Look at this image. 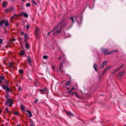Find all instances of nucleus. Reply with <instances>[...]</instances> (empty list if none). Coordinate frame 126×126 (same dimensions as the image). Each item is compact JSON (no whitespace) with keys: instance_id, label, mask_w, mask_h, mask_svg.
<instances>
[{"instance_id":"4be33fe9","label":"nucleus","mask_w":126,"mask_h":126,"mask_svg":"<svg viewBox=\"0 0 126 126\" xmlns=\"http://www.w3.org/2000/svg\"><path fill=\"white\" fill-rule=\"evenodd\" d=\"M4 25L5 26H7L9 25L8 22V20L6 21L5 22Z\"/></svg>"},{"instance_id":"f8f14e48","label":"nucleus","mask_w":126,"mask_h":126,"mask_svg":"<svg viewBox=\"0 0 126 126\" xmlns=\"http://www.w3.org/2000/svg\"><path fill=\"white\" fill-rule=\"evenodd\" d=\"M8 5V2L6 1H4L3 2L2 5L3 7H5L6 6Z\"/></svg>"},{"instance_id":"13d9d810","label":"nucleus","mask_w":126,"mask_h":126,"mask_svg":"<svg viewBox=\"0 0 126 126\" xmlns=\"http://www.w3.org/2000/svg\"><path fill=\"white\" fill-rule=\"evenodd\" d=\"M20 126V125H17V126Z\"/></svg>"},{"instance_id":"2f4dec72","label":"nucleus","mask_w":126,"mask_h":126,"mask_svg":"<svg viewBox=\"0 0 126 126\" xmlns=\"http://www.w3.org/2000/svg\"><path fill=\"white\" fill-rule=\"evenodd\" d=\"M14 114L16 115H18L19 114V112L15 111L14 112Z\"/></svg>"},{"instance_id":"a18cd8bd","label":"nucleus","mask_w":126,"mask_h":126,"mask_svg":"<svg viewBox=\"0 0 126 126\" xmlns=\"http://www.w3.org/2000/svg\"><path fill=\"white\" fill-rule=\"evenodd\" d=\"M62 56H60L58 58V59L59 60H61L62 59Z\"/></svg>"},{"instance_id":"de8ad7c7","label":"nucleus","mask_w":126,"mask_h":126,"mask_svg":"<svg viewBox=\"0 0 126 126\" xmlns=\"http://www.w3.org/2000/svg\"><path fill=\"white\" fill-rule=\"evenodd\" d=\"M104 67V65L102 64V65H101V68L102 69Z\"/></svg>"},{"instance_id":"4c0bfd02","label":"nucleus","mask_w":126,"mask_h":126,"mask_svg":"<svg viewBox=\"0 0 126 126\" xmlns=\"http://www.w3.org/2000/svg\"><path fill=\"white\" fill-rule=\"evenodd\" d=\"M30 6V4L29 3H27L26 4V6L27 7H29Z\"/></svg>"},{"instance_id":"1a4fd4ad","label":"nucleus","mask_w":126,"mask_h":126,"mask_svg":"<svg viewBox=\"0 0 126 126\" xmlns=\"http://www.w3.org/2000/svg\"><path fill=\"white\" fill-rule=\"evenodd\" d=\"M67 114V115L68 117L71 116H74V115L73 114V113L71 112L68 111H66L65 112Z\"/></svg>"},{"instance_id":"8fccbe9b","label":"nucleus","mask_w":126,"mask_h":126,"mask_svg":"<svg viewBox=\"0 0 126 126\" xmlns=\"http://www.w3.org/2000/svg\"><path fill=\"white\" fill-rule=\"evenodd\" d=\"M24 33L23 32H22L21 33V35H22L24 34Z\"/></svg>"},{"instance_id":"ea45409f","label":"nucleus","mask_w":126,"mask_h":126,"mask_svg":"<svg viewBox=\"0 0 126 126\" xmlns=\"http://www.w3.org/2000/svg\"><path fill=\"white\" fill-rule=\"evenodd\" d=\"M3 42V40L2 38H0V43H1Z\"/></svg>"},{"instance_id":"dca6fc26","label":"nucleus","mask_w":126,"mask_h":126,"mask_svg":"<svg viewBox=\"0 0 126 126\" xmlns=\"http://www.w3.org/2000/svg\"><path fill=\"white\" fill-rule=\"evenodd\" d=\"M9 11L12 12L14 10V9L13 7L12 6H10L9 7Z\"/></svg>"},{"instance_id":"a211bd4d","label":"nucleus","mask_w":126,"mask_h":126,"mask_svg":"<svg viewBox=\"0 0 126 126\" xmlns=\"http://www.w3.org/2000/svg\"><path fill=\"white\" fill-rule=\"evenodd\" d=\"M25 54V52L23 50H22L20 51V54L21 56H22V55H23Z\"/></svg>"},{"instance_id":"20e7f679","label":"nucleus","mask_w":126,"mask_h":126,"mask_svg":"<svg viewBox=\"0 0 126 126\" xmlns=\"http://www.w3.org/2000/svg\"><path fill=\"white\" fill-rule=\"evenodd\" d=\"M36 37L39 38L40 37L41 33L40 30L38 28H36L34 31Z\"/></svg>"},{"instance_id":"5fc2aeb1","label":"nucleus","mask_w":126,"mask_h":126,"mask_svg":"<svg viewBox=\"0 0 126 126\" xmlns=\"http://www.w3.org/2000/svg\"><path fill=\"white\" fill-rule=\"evenodd\" d=\"M21 0L22 1H25V0Z\"/></svg>"},{"instance_id":"aec40b11","label":"nucleus","mask_w":126,"mask_h":126,"mask_svg":"<svg viewBox=\"0 0 126 126\" xmlns=\"http://www.w3.org/2000/svg\"><path fill=\"white\" fill-rule=\"evenodd\" d=\"M26 47L27 49H28L29 48V46L28 43L27 42H26Z\"/></svg>"},{"instance_id":"f704fd0d","label":"nucleus","mask_w":126,"mask_h":126,"mask_svg":"<svg viewBox=\"0 0 126 126\" xmlns=\"http://www.w3.org/2000/svg\"><path fill=\"white\" fill-rule=\"evenodd\" d=\"M5 78V77L4 76H0V79L2 80L4 79Z\"/></svg>"},{"instance_id":"c756f323","label":"nucleus","mask_w":126,"mask_h":126,"mask_svg":"<svg viewBox=\"0 0 126 126\" xmlns=\"http://www.w3.org/2000/svg\"><path fill=\"white\" fill-rule=\"evenodd\" d=\"M19 72L21 74H22L23 73V71L22 69H19Z\"/></svg>"},{"instance_id":"864d4df0","label":"nucleus","mask_w":126,"mask_h":126,"mask_svg":"<svg viewBox=\"0 0 126 126\" xmlns=\"http://www.w3.org/2000/svg\"><path fill=\"white\" fill-rule=\"evenodd\" d=\"M10 0L11 1H14L15 0Z\"/></svg>"},{"instance_id":"4d7b16f0","label":"nucleus","mask_w":126,"mask_h":126,"mask_svg":"<svg viewBox=\"0 0 126 126\" xmlns=\"http://www.w3.org/2000/svg\"><path fill=\"white\" fill-rule=\"evenodd\" d=\"M1 110H0V113H1Z\"/></svg>"},{"instance_id":"5701e85b","label":"nucleus","mask_w":126,"mask_h":126,"mask_svg":"<svg viewBox=\"0 0 126 126\" xmlns=\"http://www.w3.org/2000/svg\"><path fill=\"white\" fill-rule=\"evenodd\" d=\"M70 83V82L68 81L67 83L65 84V87L66 88H67V86H68Z\"/></svg>"},{"instance_id":"79ce46f5","label":"nucleus","mask_w":126,"mask_h":126,"mask_svg":"<svg viewBox=\"0 0 126 126\" xmlns=\"http://www.w3.org/2000/svg\"><path fill=\"white\" fill-rule=\"evenodd\" d=\"M21 89L20 88V87H18V91H21Z\"/></svg>"},{"instance_id":"bb28decb","label":"nucleus","mask_w":126,"mask_h":126,"mask_svg":"<svg viewBox=\"0 0 126 126\" xmlns=\"http://www.w3.org/2000/svg\"><path fill=\"white\" fill-rule=\"evenodd\" d=\"M75 96H76V97L79 98H81L79 96V95H78V94H77L76 93H75Z\"/></svg>"},{"instance_id":"e433bc0d","label":"nucleus","mask_w":126,"mask_h":126,"mask_svg":"<svg viewBox=\"0 0 126 126\" xmlns=\"http://www.w3.org/2000/svg\"><path fill=\"white\" fill-rule=\"evenodd\" d=\"M21 110L23 111H24L25 110L24 108V107L22 106H21Z\"/></svg>"},{"instance_id":"a878e982","label":"nucleus","mask_w":126,"mask_h":126,"mask_svg":"<svg viewBox=\"0 0 126 126\" xmlns=\"http://www.w3.org/2000/svg\"><path fill=\"white\" fill-rule=\"evenodd\" d=\"M75 88L74 87H72V88L71 89V90H70V91L68 92V93H70L72 91H73V90H74L75 89Z\"/></svg>"},{"instance_id":"49530a36","label":"nucleus","mask_w":126,"mask_h":126,"mask_svg":"<svg viewBox=\"0 0 126 126\" xmlns=\"http://www.w3.org/2000/svg\"><path fill=\"white\" fill-rule=\"evenodd\" d=\"M55 68V66H53L52 67V69L53 70H54Z\"/></svg>"},{"instance_id":"39448f33","label":"nucleus","mask_w":126,"mask_h":126,"mask_svg":"<svg viewBox=\"0 0 126 126\" xmlns=\"http://www.w3.org/2000/svg\"><path fill=\"white\" fill-rule=\"evenodd\" d=\"M108 50V49H103V51L104 52H105V55H109L110 54H112L114 53L115 52H117L118 51L117 50H111V51L110 52H106Z\"/></svg>"},{"instance_id":"6e6d98bb","label":"nucleus","mask_w":126,"mask_h":126,"mask_svg":"<svg viewBox=\"0 0 126 126\" xmlns=\"http://www.w3.org/2000/svg\"><path fill=\"white\" fill-rule=\"evenodd\" d=\"M31 126H34L33 125H32L31 124Z\"/></svg>"},{"instance_id":"2eb2a0df","label":"nucleus","mask_w":126,"mask_h":126,"mask_svg":"<svg viewBox=\"0 0 126 126\" xmlns=\"http://www.w3.org/2000/svg\"><path fill=\"white\" fill-rule=\"evenodd\" d=\"M93 67L95 70L97 71V66L95 63H94L93 64Z\"/></svg>"},{"instance_id":"58836bf2","label":"nucleus","mask_w":126,"mask_h":126,"mask_svg":"<svg viewBox=\"0 0 126 126\" xmlns=\"http://www.w3.org/2000/svg\"><path fill=\"white\" fill-rule=\"evenodd\" d=\"M9 11V8L6 9L5 10V11L6 13H7V12H8V11Z\"/></svg>"},{"instance_id":"473e14b6","label":"nucleus","mask_w":126,"mask_h":126,"mask_svg":"<svg viewBox=\"0 0 126 126\" xmlns=\"http://www.w3.org/2000/svg\"><path fill=\"white\" fill-rule=\"evenodd\" d=\"M118 71V70H117V69H115L113 70V72H112L114 74L116 72V71Z\"/></svg>"},{"instance_id":"a19ab883","label":"nucleus","mask_w":126,"mask_h":126,"mask_svg":"<svg viewBox=\"0 0 126 126\" xmlns=\"http://www.w3.org/2000/svg\"><path fill=\"white\" fill-rule=\"evenodd\" d=\"M9 66L12 67L14 66V65L12 63H11L9 64Z\"/></svg>"},{"instance_id":"cd10ccee","label":"nucleus","mask_w":126,"mask_h":126,"mask_svg":"<svg viewBox=\"0 0 126 126\" xmlns=\"http://www.w3.org/2000/svg\"><path fill=\"white\" fill-rule=\"evenodd\" d=\"M6 92H9L10 91V90L9 88H7L6 89Z\"/></svg>"},{"instance_id":"09e8293b","label":"nucleus","mask_w":126,"mask_h":126,"mask_svg":"<svg viewBox=\"0 0 126 126\" xmlns=\"http://www.w3.org/2000/svg\"><path fill=\"white\" fill-rule=\"evenodd\" d=\"M76 93L74 92H73L72 93H71V94H74V95H75V93Z\"/></svg>"},{"instance_id":"6e6552de","label":"nucleus","mask_w":126,"mask_h":126,"mask_svg":"<svg viewBox=\"0 0 126 126\" xmlns=\"http://www.w3.org/2000/svg\"><path fill=\"white\" fill-rule=\"evenodd\" d=\"M64 61H63L62 62H60L61 64L60 65V71L63 72V63L64 62Z\"/></svg>"},{"instance_id":"72a5a7b5","label":"nucleus","mask_w":126,"mask_h":126,"mask_svg":"<svg viewBox=\"0 0 126 126\" xmlns=\"http://www.w3.org/2000/svg\"><path fill=\"white\" fill-rule=\"evenodd\" d=\"M48 56H43V58L44 59H47L48 58Z\"/></svg>"},{"instance_id":"393cba45","label":"nucleus","mask_w":126,"mask_h":126,"mask_svg":"<svg viewBox=\"0 0 126 126\" xmlns=\"http://www.w3.org/2000/svg\"><path fill=\"white\" fill-rule=\"evenodd\" d=\"M8 88V86H5V85H2V88L3 89H5Z\"/></svg>"},{"instance_id":"3c124183","label":"nucleus","mask_w":126,"mask_h":126,"mask_svg":"<svg viewBox=\"0 0 126 126\" xmlns=\"http://www.w3.org/2000/svg\"><path fill=\"white\" fill-rule=\"evenodd\" d=\"M67 89V90H69V87H68V86H67V88H66Z\"/></svg>"},{"instance_id":"603ef678","label":"nucleus","mask_w":126,"mask_h":126,"mask_svg":"<svg viewBox=\"0 0 126 126\" xmlns=\"http://www.w3.org/2000/svg\"><path fill=\"white\" fill-rule=\"evenodd\" d=\"M2 81V80L1 79H0V83H1Z\"/></svg>"},{"instance_id":"423d86ee","label":"nucleus","mask_w":126,"mask_h":126,"mask_svg":"<svg viewBox=\"0 0 126 126\" xmlns=\"http://www.w3.org/2000/svg\"><path fill=\"white\" fill-rule=\"evenodd\" d=\"M39 90L41 94H45V91H47V89L46 88H44L42 90Z\"/></svg>"},{"instance_id":"412c9836","label":"nucleus","mask_w":126,"mask_h":126,"mask_svg":"<svg viewBox=\"0 0 126 126\" xmlns=\"http://www.w3.org/2000/svg\"><path fill=\"white\" fill-rule=\"evenodd\" d=\"M107 61H105L103 62L102 63V64L104 65H105L107 64Z\"/></svg>"},{"instance_id":"37998d69","label":"nucleus","mask_w":126,"mask_h":126,"mask_svg":"<svg viewBox=\"0 0 126 126\" xmlns=\"http://www.w3.org/2000/svg\"><path fill=\"white\" fill-rule=\"evenodd\" d=\"M38 101V100L37 99H36L34 101V103H37V102Z\"/></svg>"},{"instance_id":"9b49d317","label":"nucleus","mask_w":126,"mask_h":126,"mask_svg":"<svg viewBox=\"0 0 126 126\" xmlns=\"http://www.w3.org/2000/svg\"><path fill=\"white\" fill-rule=\"evenodd\" d=\"M21 14L22 15H23L25 17L27 18L28 16V14L27 13L22 12L21 13Z\"/></svg>"},{"instance_id":"0eeeda50","label":"nucleus","mask_w":126,"mask_h":126,"mask_svg":"<svg viewBox=\"0 0 126 126\" xmlns=\"http://www.w3.org/2000/svg\"><path fill=\"white\" fill-rule=\"evenodd\" d=\"M125 73V72L124 70H123L122 71L120 72L119 75V77L120 78Z\"/></svg>"},{"instance_id":"c9c22d12","label":"nucleus","mask_w":126,"mask_h":126,"mask_svg":"<svg viewBox=\"0 0 126 126\" xmlns=\"http://www.w3.org/2000/svg\"><path fill=\"white\" fill-rule=\"evenodd\" d=\"M32 2L34 3L35 5H37V4L36 3V2L34 0H33L32 1Z\"/></svg>"},{"instance_id":"bf43d9fd","label":"nucleus","mask_w":126,"mask_h":126,"mask_svg":"<svg viewBox=\"0 0 126 126\" xmlns=\"http://www.w3.org/2000/svg\"><path fill=\"white\" fill-rule=\"evenodd\" d=\"M124 126H126V125H124Z\"/></svg>"},{"instance_id":"f03ea898","label":"nucleus","mask_w":126,"mask_h":126,"mask_svg":"<svg viewBox=\"0 0 126 126\" xmlns=\"http://www.w3.org/2000/svg\"><path fill=\"white\" fill-rule=\"evenodd\" d=\"M70 20L71 21V23L66 22L64 25L63 26H66L70 28L72 25L73 23L74 22L75 19H76V18L73 16H71L70 17Z\"/></svg>"},{"instance_id":"f257e3e1","label":"nucleus","mask_w":126,"mask_h":126,"mask_svg":"<svg viewBox=\"0 0 126 126\" xmlns=\"http://www.w3.org/2000/svg\"><path fill=\"white\" fill-rule=\"evenodd\" d=\"M65 20L64 19H62V20L53 29L48 32L47 33V35L49 36L50 33L52 32L53 31H55L53 33V34H57L58 33H59L61 32V30H62V28L63 27H63L60 28V27L62 24L63 22Z\"/></svg>"},{"instance_id":"7c9ffc66","label":"nucleus","mask_w":126,"mask_h":126,"mask_svg":"<svg viewBox=\"0 0 126 126\" xmlns=\"http://www.w3.org/2000/svg\"><path fill=\"white\" fill-rule=\"evenodd\" d=\"M16 18V15H14V16H12L11 18V19H13V18Z\"/></svg>"},{"instance_id":"052dcab7","label":"nucleus","mask_w":126,"mask_h":126,"mask_svg":"<svg viewBox=\"0 0 126 126\" xmlns=\"http://www.w3.org/2000/svg\"><path fill=\"white\" fill-rule=\"evenodd\" d=\"M0 1H1V0H0Z\"/></svg>"},{"instance_id":"7ed1b4c3","label":"nucleus","mask_w":126,"mask_h":126,"mask_svg":"<svg viewBox=\"0 0 126 126\" xmlns=\"http://www.w3.org/2000/svg\"><path fill=\"white\" fill-rule=\"evenodd\" d=\"M7 100L5 102V106H8L10 107L13 104V101L12 99H7L6 97Z\"/></svg>"},{"instance_id":"9d476101","label":"nucleus","mask_w":126,"mask_h":126,"mask_svg":"<svg viewBox=\"0 0 126 126\" xmlns=\"http://www.w3.org/2000/svg\"><path fill=\"white\" fill-rule=\"evenodd\" d=\"M27 58L28 61L30 65H31L32 61L30 56H28L27 57Z\"/></svg>"},{"instance_id":"c85d7f7f","label":"nucleus","mask_w":126,"mask_h":126,"mask_svg":"<svg viewBox=\"0 0 126 126\" xmlns=\"http://www.w3.org/2000/svg\"><path fill=\"white\" fill-rule=\"evenodd\" d=\"M5 110L6 112H11V111H9L8 109L7 108H5Z\"/></svg>"},{"instance_id":"f3484780","label":"nucleus","mask_w":126,"mask_h":126,"mask_svg":"<svg viewBox=\"0 0 126 126\" xmlns=\"http://www.w3.org/2000/svg\"><path fill=\"white\" fill-rule=\"evenodd\" d=\"M25 40L26 41V40L28 38V36L27 33H25L24 34Z\"/></svg>"},{"instance_id":"4468645a","label":"nucleus","mask_w":126,"mask_h":126,"mask_svg":"<svg viewBox=\"0 0 126 126\" xmlns=\"http://www.w3.org/2000/svg\"><path fill=\"white\" fill-rule=\"evenodd\" d=\"M111 68L110 67H107V68L105 69L104 71H102V74L103 75L105 73V72L108 69H110Z\"/></svg>"},{"instance_id":"c03bdc74","label":"nucleus","mask_w":126,"mask_h":126,"mask_svg":"<svg viewBox=\"0 0 126 126\" xmlns=\"http://www.w3.org/2000/svg\"><path fill=\"white\" fill-rule=\"evenodd\" d=\"M26 28L27 29H28L29 28V25H27L26 26Z\"/></svg>"},{"instance_id":"6ab92c4d","label":"nucleus","mask_w":126,"mask_h":126,"mask_svg":"<svg viewBox=\"0 0 126 126\" xmlns=\"http://www.w3.org/2000/svg\"><path fill=\"white\" fill-rule=\"evenodd\" d=\"M124 66V64H122L120 65V67L118 68L117 69V70H120Z\"/></svg>"},{"instance_id":"ddd939ff","label":"nucleus","mask_w":126,"mask_h":126,"mask_svg":"<svg viewBox=\"0 0 126 126\" xmlns=\"http://www.w3.org/2000/svg\"><path fill=\"white\" fill-rule=\"evenodd\" d=\"M27 112L28 113V114L29 116V117H31L32 116V113L29 110H27Z\"/></svg>"},{"instance_id":"b1692460","label":"nucleus","mask_w":126,"mask_h":126,"mask_svg":"<svg viewBox=\"0 0 126 126\" xmlns=\"http://www.w3.org/2000/svg\"><path fill=\"white\" fill-rule=\"evenodd\" d=\"M4 23V21L2 20L0 22V26H2L3 25V24Z\"/></svg>"}]
</instances>
